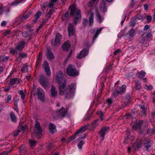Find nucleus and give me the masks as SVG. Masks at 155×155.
Segmentation results:
<instances>
[{
  "instance_id": "nucleus-48",
  "label": "nucleus",
  "mask_w": 155,
  "mask_h": 155,
  "mask_svg": "<svg viewBox=\"0 0 155 155\" xmlns=\"http://www.w3.org/2000/svg\"><path fill=\"white\" fill-rule=\"evenodd\" d=\"M29 141L30 143V146L31 147H33L36 144V141L35 140H30Z\"/></svg>"
},
{
  "instance_id": "nucleus-7",
  "label": "nucleus",
  "mask_w": 155,
  "mask_h": 155,
  "mask_svg": "<svg viewBox=\"0 0 155 155\" xmlns=\"http://www.w3.org/2000/svg\"><path fill=\"white\" fill-rule=\"evenodd\" d=\"M67 74L71 77H75L78 76L79 74V71L71 64L68 65L66 69Z\"/></svg>"
},
{
  "instance_id": "nucleus-49",
  "label": "nucleus",
  "mask_w": 155,
  "mask_h": 155,
  "mask_svg": "<svg viewBox=\"0 0 155 155\" xmlns=\"http://www.w3.org/2000/svg\"><path fill=\"white\" fill-rule=\"evenodd\" d=\"M97 0H91L88 3L87 6L89 7H91L93 5L94 2H95Z\"/></svg>"
},
{
  "instance_id": "nucleus-63",
  "label": "nucleus",
  "mask_w": 155,
  "mask_h": 155,
  "mask_svg": "<svg viewBox=\"0 0 155 155\" xmlns=\"http://www.w3.org/2000/svg\"><path fill=\"white\" fill-rule=\"evenodd\" d=\"M120 51V49H117L114 51V55H116Z\"/></svg>"
},
{
  "instance_id": "nucleus-8",
  "label": "nucleus",
  "mask_w": 155,
  "mask_h": 155,
  "mask_svg": "<svg viewBox=\"0 0 155 155\" xmlns=\"http://www.w3.org/2000/svg\"><path fill=\"white\" fill-rule=\"evenodd\" d=\"M39 82L46 89H48L50 87L48 78L45 75H41L40 76Z\"/></svg>"
},
{
  "instance_id": "nucleus-53",
  "label": "nucleus",
  "mask_w": 155,
  "mask_h": 155,
  "mask_svg": "<svg viewBox=\"0 0 155 155\" xmlns=\"http://www.w3.org/2000/svg\"><path fill=\"white\" fill-rule=\"evenodd\" d=\"M27 66H25V67H23L22 68L21 71L23 73H25L27 71Z\"/></svg>"
},
{
  "instance_id": "nucleus-41",
  "label": "nucleus",
  "mask_w": 155,
  "mask_h": 155,
  "mask_svg": "<svg viewBox=\"0 0 155 155\" xmlns=\"http://www.w3.org/2000/svg\"><path fill=\"white\" fill-rule=\"evenodd\" d=\"M134 30L132 28L129 30L127 34V35L129 37H132L134 35Z\"/></svg>"
},
{
  "instance_id": "nucleus-27",
  "label": "nucleus",
  "mask_w": 155,
  "mask_h": 155,
  "mask_svg": "<svg viewBox=\"0 0 155 155\" xmlns=\"http://www.w3.org/2000/svg\"><path fill=\"white\" fill-rule=\"evenodd\" d=\"M70 47V45L69 41H67L62 45V49L64 50L68 51Z\"/></svg>"
},
{
  "instance_id": "nucleus-29",
  "label": "nucleus",
  "mask_w": 155,
  "mask_h": 155,
  "mask_svg": "<svg viewBox=\"0 0 155 155\" xmlns=\"http://www.w3.org/2000/svg\"><path fill=\"white\" fill-rule=\"evenodd\" d=\"M90 16L89 17V21L90 25L91 26L94 21V13L91 11L90 13Z\"/></svg>"
},
{
  "instance_id": "nucleus-33",
  "label": "nucleus",
  "mask_w": 155,
  "mask_h": 155,
  "mask_svg": "<svg viewBox=\"0 0 155 155\" xmlns=\"http://www.w3.org/2000/svg\"><path fill=\"white\" fill-rule=\"evenodd\" d=\"M10 116L12 122H16L17 121L16 116L13 112H12L10 113Z\"/></svg>"
},
{
  "instance_id": "nucleus-64",
  "label": "nucleus",
  "mask_w": 155,
  "mask_h": 155,
  "mask_svg": "<svg viewBox=\"0 0 155 155\" xmlns=\"http://www.w3.org/2000/svg\"><path fill=\"white\" fill-rule=\"evenodd\" d=\"M51 1L50 2L49 4V7L50 8H52L53 7L54 4Z\"/></svg>"
},
{
  "instance_id": "nucleus-1",
  "label": "nucleus",
  "mask_w": 155,
  "mask_h": 155,
  "mask_svg": "<svg viewBox=\"0 0 155 155\" xmlns=\"http://www.w3.org/2000/svg\"><path fill=\"white\" fill-rule=\"evenodd\" d=\"M56 75L55 80L56 82L58 84H62L59 86V94L61 95H63L64 94L63 89L66 87V81L64 79V74L61 71H58L56 73Z\"/></svg>"
},
{
  "instance_id": "nucleus-58",
  "label": "nucleus",
  "mask_w": 155,
  "mask_h": 155,
  "mask_svg": "<svg viewBox=\"0 0 155 155\" xmlns=\"http://www.w3.org/2000/svg\"><path fill=\"white\" fill-rule=\"evenodd\" d=\"M137 142H138V143L137 144L138 147H139L140 146L142 143V140L141 139L140 140L139 139H138V140H137Z\"/></svg>"
},
{
  "instance_id": "nucleus-56",
  "label": "nucleus",
  "mask_w": 155,
  "mask_h": 155,
  "mask_svg": "<svg viewBox=\"0 0 155 155\" xmlns=\"http://www.w3.org/2000/svg\"><path fill=\"white\" fill-rule=\"evenodd\" d=\"M108 104V105H110L113 103V101L111 98H108L106 100Z\"/></svg>"
},
{
  "instance_id": "nucleus-39",
  "label": "nucleus",
  "mask_w": 155,
  "mask_h": 155,
  "mask_svg": "<svg viewBox=\"0 0 155 155\" xmlns=\"http://www.w3.org/2000/svg\"><path fill=\"white\" fill-rule=\"evenodd\" d=\"M78 134L76 133V132L74 134L71 136L66 141V142L67 143H69L71 140H74L77 137V135Z\"/></svg>"
},
{
  "instance_id": "nucleus-18",
  "label": "nucleus",
  "mask_w": 155,
  "mask_h": 155,
  "mask_svg": "<svg viewBox=\"0 0 155 155\" xmlns=\"http://www.w3.org/2000/svg\"><path fill=\"white\" fill-rule=\"evenodd\" d=\"M126 88V86L125 84H123L121 87L117 86L116 88V92L117 94H122L123 93L125 92Z\"/></svg>"
},
{
  "instance_id": "nucleus-37",
  "label": "nucleus",
  "mask_w": 155,
  "mask_h": 155,
  "mask_svg": "<svg viewBox=\"0 0 155 155\" xmlns=\"http://www.w3.org/2000/svg\"><path fill=\"white\" fill-rule=\"evenodd\" d=\"M146 73L143 71H140L138 72L137 74V76L140 78H142L143 77L145 76Z\"/></svg>"
},
{
  "instance_id": "nucleus-32",
  "label": "nucleus",
  "mask_w": 155,
  "mask_h": 155,
  "mask_svg": "<svg viewBox=\"0 0 155 155\" xmlns=\"http://www.w3.org/2000/svg\"><path fill=\"white\" fill-rule=\"evenodd\" d=\"M41 13L40 11H38L35 15V19L33 20V22H36L40 18V16L41 15Z\"/></svg>"
},
{
  "instance_id": "nucleus-42",
  "label": "nucleus",
  "mask_w": 155,
  "mask_h": 155,
  "mask_svg": "<svg viewBox=\"0 0 155 155\" xmlns=\"http://www.w3.org/2000/svg\"><path fill=\"white\" fill-rule=\"evenodd\" d=\"M155 133V128L152 129H148L147 130V134L149 135H152Z\"/></svg>"
},
{
  "instance_id": "nucleus-38",
  "label": "nucleus",
  "mask_w": 155,
  "mask_h": 155,
  "mask_svg": "<svg viewBox=\"0 0 155 155\" xmlns=\"http://www.w3.org/2000/svg\"><path fill=\"white\" fill-rule=\"evenodd\" d=\"M9 50L10 54L13 55H15L17 59H18L20 58V56L19 55V52H18V51H16V52H15L14 53H13V52L11 51V49L9 48Z\"/></svg>"
},
{
  "instance_id": "nucleus-57",
  "label": "nucleus",
  "mask_w": 155,
  "mask_h": 155,
  "mask_svg": "<svg viewBox=\"0 0 155 155\" xmlns=\"http://www.w3.org/2000/svg\"><path fill=\"white\" fill-rule=\"evenodd\" d=\"M20 2L19 0H16L12 2V5L16 6Z\"/></svg>"
},
{
  "instance_id": "nucleus-24",
  "label": "nucleus",
  "mask_w": 155,
  "mask_h": 155,
  "mask_svg": "<svg viewBox=\"0 0 155 155\" xmlns=\"http://www.w3.org/2000/svg\"><path fill=\"white\" fill-rule=\"evenodd\" d=\"M47 54V57L49 60H52L54 58V56L50 49H48Z\"/></svg>"
},
{
  "instance_id": "nucleus-40",
  "label": "nucleus",
  "mask_w": 155,
  "mask_h": 155,
  "mask_svg": "<svg viewBox=\"0 0 155 155\" xmlns=\"http://www.w3.org/2000/svg\"><path fill=\"white\" fill-rule=\"evenodd\" d=\"M145 18V16L142 14H138L135 16V19H138L139 20H143Z\"/></svg>"
},
{
  "instance_id": "nucleus-14",
  "label": "nucleus",
  "mask_w": 155,
  "mask_h": 155,
  "mask_svg": "<svg viewBox=\"0 0 155 155\" xmlns=\"http://www.w3.org/2000/svg\"><path fill=\"white\" fill-rule=\"evenodd\" d=\"M37 93L38 98L42 101L45 100V93L43 90L40 87H38L37 89Z\"/></svg>"
},
{
  "instance_id": "nucleus-35",
  "label": "nucleus",
  "mask_w": 155,
  "mask_h": 155,
  "mask_svg": "<svg viewBox=\"0 0 155 155\" xmlns=\"http://www.w3.org/2000/svg\"><path fill=\"white\" fill-rule=\"evenodd\" d=\"M9 56L5 55L0 56V62H5L7 61L9 59Z\"/></svg>"
},
{
  "instance_id": "nucleus-13",
  "label": "nucleus",
  "mask_w": 155,
  "mask_h": 155,
  "mask_svg": "<svg viewBox=\"0 0 155 155\" xmlns=\"http://www.w3.org/2000/svg\"><path fill=\"white\" fill-rule=\"evenodd\" d=\"M43 67L46 75L48 76H50L51 72L48 63L47 61L45 60L44 61Z\"/></svg>"
},
{
  "instance_id": "nucleus-11",
  "label": "nucleus",
  "mask_w": 155,
  "mask_h": 155,
  "mask_svg": "<svg viewBox=\"0 0 155 155\" xmlns=\"http://www.w3.org/2000/svg\"><path fill=\"white\" fill-rule=\"evenodd\" d=\"M61 37L62 36L61 34L59 33L57 34L55 36V40H51V45L52 46H55L58 45L60 42Z\"/></svg>"
},
{
  "instance_id": "nucleus-20",
  "label": "nucleus",
  "mask_w": 155,
  "mask_h": 155,
  "mask_svg": "<svg viewBox=\"0 0 155 155\" xmlns=\"http://www.w3.org/2000/svg\"><path fill=\"white\" fill-rule=\"evenodd\" d=\"M88 54V52L86 49H84L81 51L79 54L77 56V58L80 59L85 57Z\"/></svg>"
},
{
  "instance_id": "nucleus-5",
  "label": "nucleus",
  "mask_w": 155,
  "mask_h": 155,
  "mask_svg": "<svg viewBox=\"0 0 155 155\" xmlns=\"http://www.w3.org/2000/svg\"><path fill=\"white\" fill-rule=\"evenodd\" d=\"M34 125V133L36 137L40 139L42 136V130L40 123L38 121H36Z\"/></svg>"
},
{
  "instance_id": "nucleus-15",
  "label": "nucleus",
  "mask_w": 155,
  "mask_h": 155,
  "mask_svg": "<svg viewBox=\"0 0 155 155\" xmlns=\"http://www.w3.org/2000/svg\"><path fill=\"white\" fill-rule=\"evenodd\" d=\"M68 34L69 37H71L74 35V25L73 24L69 23L68 27Z\"/></svg>"
},
{
  "instance_id": "nucleus-62",
  "label": "nucleus",
  "mask_w": 155,
  "mask_h": 155,
  "mask_svg": "<svg viewBox=\"0 0 155 155\" xmlns=\"http://www.w3.org/2000/svg\"><path fill=\"white\" fill-rule=\"evenodd\" d=\"M53 13V11L52 10H51L49 12H48L47 15V16H48L50 17L51 15Z\"/></svg>"
},
{
  "instance_id": "nucleus-54",
  "label": "nucleus",
  "mask_w": 155,
  "mask_h": 155,
  "mask_svg": "<svg viewBox=\"0 0 155 155\" xmlns=\"http://www.w3.org/2000/svg\"><path fill=\"white\" fill-rule=\"evenodd\" d=\"M145 88L147 90H151L153 89V86L152 85L148 86L147 84H145Z\"/></svg>"
},
{
  "instance_id": "nucleus-52",
  "label": "nucleus",
  "mask_w": 155,
  "mask_h": 155,
  "mask_svg": "<svg viewBox=\"0 0 155 155\" xmlns=\"http://www.w3.org/2000/svg\"><path fill=\"white\" fill-rule=\"evenodd\" d=\"M19 94L21 95V97L22 99L24 100L25 98V95L22 91H19Z\"/></svg>"
},
{
  "instance_id": "nucleus-9",
  "label": "nucleus",
  "mask_w": 155,
  "mask_h": 155,
  "mask_svg": "<svg viewBox=\"0 0 155 155\" xmlns=\"http://www.w3.org/2000/svg\"><path fill=\"white\" fill-rule=\"evenodd\" d=\"M148 123L146 121L141 120L134 124L132 127L135 130H140L142 126L145 127L148 126Z\"/></svg>"
},
{
  "instance_id": "nucleus-23",
  "label": "nucleus",
  "mask_w": 155,
  "mask_h": 155,
  "mask_svg": "<svg viewBox=\"0 0 155 155\" xmlns=\"http://www.w3.org/2000/svg\"><path fill=\"white\" fill-rule=\"evenodd\" d=\"M139 108L141 109L140 111V114L142 116H145L146 115L147 108L145 107L144 106H139Z\"/></svg>"
},
{
  "instance_id": "nucleus-3",
  "label": "nucleus",
  "mask_w": 155,
  "mask_h": 155,
  "mask_svg": "<svg viewBox=\"0 0 155 155\" xmlns=\"http://www.w3.org/2000/svg\"><path fill=\"white\" fill-rule=\"evenodd\" d=\"M142 38H140L139 42L142 43V46L147 47L148 45L147 42L152 40L153 36L149 32L144 33L142 34Z\"/></svg>"
},
{
  "instance_id": "nucleus-26",
  "label": "nucleus",
  "mask_w": 155,
  "mask_h": 155,
  "mask_svg": "<svg viewBox=\"0 0 155 155\" xmlns=\"http://www.w3.org/2000/svg\"><path fill=\"white\" fill-rule=\"evenodd\" d=\"M10 7L7 6L6 7H4L2 5H0V15L3 13L4 12H9Z\"/></svg>"
},
{
  "instance_id": "nucleus-22",
  "label": "nucleus",
  "mask_w": 155,
  "mask_h": 155,
  "mask_svg": "<svg viewBox=\"0 0 155 155\" xmlns=\"http://www.w3.org/2000/svg\"><path fill=\"white\" fill-rule=\"evenodd\" d=\"M33 30V29H30L28 31L23 32L22 33V37L27 38L30 36L32 35V32Z\"/></svg>"
},
{
  "instance_id": "nucleus-17",
  "label": "nucleus",
  "mask_w": 155,
  "mask_h": 155,
  "mask_svg": "<svg viewBox=\"0 0 155 155\" xmlns=\"http://www.w3.org/2000/svg\"><path fill=\"white\" fill-rule=\"evenodd\" d=\"M152 144L153 142L152 141L150 140L144 143V147L147 151H150L153 149Z\"/></svg>"
},
{
  "instance_id": "nucleus-2",
  "label": "nucleus",
  "mask_w": 155,
  "mask_h": 155,
  "mask_svg": "<svg viewBox=\"0 0 155 155\" xmlns=\"http://www.w3.org/2000/svg\"><path fill=\"white\" fill-rule=\"evenodd\" d=\"M69 9H70L71 10L70 13L71 16L74 17V22L76 25L78 21L81 18V10L77 8L75 6L73 5L69 7Z\"/></svg>"
},
{
  "instance_id": "nucleus-4",
  "label": "nucleus",
  "mask_w": 155,
  "mask_h": 155,
  "mask_svg": "<svg viewBox=\"0 0 155 155\" xmlns=\"http://www.w3.org/2000/svg\"><path fill=\"white\" fill-rule=\"evenodd\" d=\"M76 84L75 83H71V84L68 85L64 91V95L67 98H70L73 96V93L72 91L75 89Z\"/></svg>"
},
{
  "instance_id": "nucleus-45",
  "label": "nucleus",
  "mask_w": 155,
  "mask_h": 155,
  "mask_svg": "<svg viewBox=\"0 0 155 155\" xmlns=\"http://www.w3.org/2000/svg\"><path fill=\"white\" fill-rule=\"evenodd\" d=\"M85 142L83 141H80L78 143V147L79 149H81L82 148L83 145L84 144Z\"/></svg>"
},
{
  "instance_id": "nucleus-61",
  "label": "nucleus",
  "mask_w": 155,
  "mask_h": 155,
  "mask_svg": "<svg viewBox=\"0 0 155 155\" xmlns=\"http://www.w3.org/2000/svg\"><path fill=\"white\" fill-rule=\"evenodd\" d=\"M135 25V22L134 21H131L130 22V25L132 27H134Z\"/></svg>"
},
{
  "instance_id": "nucleus-60",
  "label": "nucleus",
  "mask_w": 155,
  "mask_h": 155,
  "mask_svg": "<svg viewBox=\"0 0 155 155\" xmlns=\"http://www.w3.org/2000/svg\"><path fill=\"white\" fill-rule=\"evenodd\" d=\"M146 19L148 21H149V22H150L151 21V20L152 19V17L151 16L148 15L147 16Z\"/></svg>"
},
{
  "instance_id": "nucleus-16",
  "label": "nucleus",
  "mask_w": 155,
  "mask_h": 155,
  "mask_svg": "<svg viewBox=\"0 0 155 155\" xmlns=\"http://www.w3.org/2000/svg\"><path fill=\"white\" fill-rule=\"evenodd\" d=\"M109 127H108L105 126L101 128V130L98 132V134H100V136L103 139L105 135L107 133V131L109 129Z\"/></svg>"
},
{
  "instance_id": "nucleus-46",
  "label": "nucleus",
  "mask_w": 155,
  "mask_h": 155,
  "mask_svg": "<svg viewBox=\"0 0 155 155\" xmlns=\"http://www.w3.org/2000/svg\"><path fill=\"white\" fill-rule=\"evenodd\" d=\"M69 15V13L68 12H65V14L63 15L61 17V19L62 21H64L67 19Z\"/></svg>"
},
{
  "instance_id": "nucleus-59",
  "label": "nucleus",
  "mask_w": 155,
  "mask_h": 155,
  "mask_svg": "<svg viewBox=\"0 0 155 155\" xmlns=\"http://www.w3.org/2000/svg\"><path fill=\"white\" fill-rule=\"evenodd\" d=\"M24 28L26 29H31V26L29 24H27L26 25L24 26Z\"/></svg>"
},
{
  "instance_id": "nucleus-28",
  "label": "nucleus",
  "mask_w": 155,
  "mask_h": 155,
  "mask_svg": "<svg viewBox=\"0 0 155 155\" xmlns=\"http://www.w3.org/2000/svg\"><path fill=\"white\" fill-rule=\"evenodd\" d=\"M88 125H86L82 127L79 129L77 130L76 131L77 134H79L82 132H84L87 129L88 127Z\"/></svg>"
},
{
  "instance_id": "nucleus-6",
  "label": "nucleus",
  "mask_w": 155,
  "mask_h": 155,
  "mask_svg": "<svg viewBox=\"0 0 155 155\" xmlns=\"http://www.w3.org/2000/svg\"><path fill=\"white\" fill-rule=\"evenodd\" d=\"M67 110H66L63 107H62L61 109L58 111L54 112L52 115L55 119H58V118L61 117V119L63 117H64L67 115Z\"/></svg>"
},
{
  "instance_id": "nucleus-55",
  "label": "nucleus",
  "mask_w": 155,
  "mask_h": 155,
  "mask_svg": "<svg viewBox=\"0 0 155 155\" xmlns=\"http://www.w3.org/2000/svg\"><path fill=\"white\" fill-rule=\"evenodd\" d=\"M125 99L127 100V101L128 102H129L130 98V95L129 94H127L125 97Z\"/></svg>"
},
{
  "instance_id": "nucleus-21",
  "label": "nucleus",
  "mask_w": 155,
  "mask_h": 155,
  "mask_svg": "<svg viewBox=\"0 0 155 155\" xmlns=\"http://www.w3.org/2000/svg\"><path fill=\"white\" fill-rule=\"evenodd\" d=\"M58 94L57 91L55 87L52 85L51 86V97L55 98L57 97Z\"/></svg>"
},
{
  "instance_id": "nucleus-44",
  "label": "nucleus",
  "mask_w": 155,
  "mask_h": 155,
  "mask_svg": "<svg viewBox=\"0 0 155 155\" xmlns=\"http://www.w3.org/2000/svg\"><path fill=\"white\" fill-rule=\"evenodd\" d=\"M29 16V15L28 14L25 16L23 15L22 16H20L19 18L21 20V21H23L26 20L27 18H28Z\"/></svg>"
},
{
  "instance_id": "nucleus-30",
  "label": "nucleus",
  "mask_w": 155,
  "mask_h": 155,
  "mask_svg": "<svg viewBox=\"0 0 155 155\" xmlns=\"http://www.w3.org/2000/svg\"><path fill=\"white\" fill-rule=\"evenodd\" d=\"M100 120L99 119H97L94 120L91 124V127L92 129L95 128L99 125Z\"/></svg>"
},
{
  "instance_id": "nucleus-25",
  "label": "nucleus",
  "mask_w": 155,
  "mask_h": 155,
  "mask_svg": "<svg viewBox=\"0 0 155 155\" xmlns=\"http://www.w3.org/2000/svg\"><path fill=\"white\" fill-rule=\"evenodd\" d=\"M56 127L53 124L51 123L49 125L50 132L51 134H53L56 132Z\"/></svg>"
},
{
  "instance_id": "nucleus-19",
  "label": "nucleus",
  "mask_w": 155,
  "mask_h": 155,
  "mask_svg": "<svg viewBox=\"0 0 155 155\" xmlns=\"http://www.w3.org/2000/svg\"><path fill=\"white\" fill-rule=\"evenodd\" d=\"M95 12L97 21L100 23H101L103 21L104 17L101 15L97 8L95 9Z\"/></svg>"
},
{
  "instance_id": "nucleus-47",
  "label": "nucleus",
  "mask_w": 155,
  "mask_h": 155,
  "mask_svg": "<svg viewBox=\"0 0 155 155\" xmlns=\"http://www.w3.org/2000/svg\"><path fill=\"white\" fill-rule=\"evenodd\" d=\"M19 55L20 56V58H26L27 56V54L26 52L21 53V52H19Z\"/></svg>"
},
{
  "instance_id": "nucleus-34",
  "label": "nucleus",
  "mask_w": 155,
  "mask_h": 155,
  "mask_svg": "<svg viewBox=\"0 0 155 155\" xmlns=\"http://www.w3.org/2000/svg\"><path fill=\"white\" fill-rule=\"evenodd\" d=\"M125 115L127 116V118L129 119L130 118L134 119L135 118L136 114L134 113L131 112L130 114L127 113Z\"/></svg>"
},
{
  "instance_id": "nucleus-51",
  "label": "nucleus",
  "mask_w": 155,
  "mask_h": 155,
  "mask_svg": "<svg viewBox=\"0 0 155 155\" xmlns=\"http://www.w3.org/2000/svg\"><path fill=\"white\" fill-rule=\"evenodd\" d=\"M98 114L100 116L101 120L102 121L104 119L103 116L104 115V113L101 111H100L98 112Z\"/></svg>"
},
{
  "instance_id": "nucleus-31",
  "label": "nucleus",
  "mask_w": 155,
  "mask_h": 155,
  "mask_svg": "<svg viewBox=\"0 0 155 155\" xmlns=\"http://www.w3.org/2000/svg\"><path fill=\"white\" fill-rule=\"evenodd\" d=\"M17 81H18L17 84L19 83V81L17 78H13L11 79L10 80L9 84L11 85V86H12V85L15 84Z\"/></svg>"
},
{
  "instance_id": "nucleus-12",
  "label": "nucleus",
  "mask_w": 155,
  "mask_h": 155,
  "mask_svg": "<svg viewBox=\"0 0 155 155\" xmlns=\"http://www.w3.org/2000/svg\"><path fill=\"white\" fill-rule=\"evenodd\" d=\"M99 8L100 11L104 15L107 12V7L104 0L101 1L99 4Z\"/></svg>"
},
{
  "instance_id": "nucleus-10",
  "label": "nucleus",
  "mask_w": 155,
  "mask_h": 155,
  "mask_svg": "<svg viewBox=\"0 0 155 155\" xmlns=\"http://www.w3.org/2000/svg\"><path fill=\"white\" fill-rule=\"evenodd\" d=\"M25 44L26 43L25 41H22L18 44L15 48L13 47H11L10 48L11 49V51L13 52V53H14L15 52H16V51H21L25 48Z\"/></svg>"
},
{
  "instance_id": "nucleus-36",
  "label": "nucleus",
  "mask_w": 155,
  "mask_h": 155,
  "mask_svg": "<svg viewBox=\"0 0 155 155\" xmlns=\"http://www.w3.org/2000/svg\"><path fill=\"white\" fill-rule=\"evenodd\" d=\"M102 28H101L99 29H97L96 31V33H95L93 38V40L94 41L96 39L99 34L100 32L102 31Z\"/></svg>"
},
{
  "instance_id": "nucleus-43",
  "label": "nucleus",
  "mask_w": 155,
  "mask_h": 155,
  "mask_svg": "<svg viewBox=\"0 0 155 155\" xmlns=\"http://www.w3.org/2000/svg\"><path fill=\"white\" fill-rule=\"evenodd\" d=\"M12 99V96L11 94H9L7 96V98L5 99V103H10V101Z\"/></svg>"
},
{
  "instance_id": "nucleus-50",
  "label": "nucleus",
  "mask_w": 155,
  "mask_h": 155,
  "mask_svg": "<svg viewBox=\"0 0 155 155\" xmlns=\"http://www.w3.org/2000/svg\"><path fill=\"white\" fill-rule=\"evenodd\" d=\"M135 87L137 90H139L141 87V84L139 81H137L136 83Z\"/></svg>"
}]
</instances>
